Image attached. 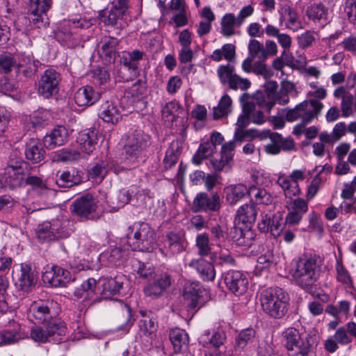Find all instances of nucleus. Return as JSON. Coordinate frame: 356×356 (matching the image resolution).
Here are the masks:
<instances>
[{
  "label": "nucleus",
  "instance_id": "nucleus-1",
  "mask_svg": "<svg viewBox=\"0 0 356 356\" xmlns=\"http://www.w3.org/2000/svg\"><path fill=\"white\" fill-rule=\"evenodd\" d=\"M260 302L264 312L267 316L280 319L288 312L289 296L280 287H270L261 293Z\"/></svg>",
  "mask_w": 356,
  "mask_h": 356
},
{
  "label": "nucleus",
  "instance_id": "nucleus-2",
  "mask_svg": "<svg viewBox=\"0 0 356 356\" xmlns=\"http://www.w3.org/2000/svg\"><path fill=\"white\" fill-rule=\"evenodd\" d=\"M127 244L133 250L149 251L155 241V232L149 224L136 222L128 227Z\"/></svg>",
  "mask_w": 356,
  "mask_h": 356
},
{
  "label": "nucleus",
  "instance_id": "nucleus-3",
  "mask_svg": "<svg viewBox=\"0 0 356 356\" xmlns=\"http://www.w3.org/2000/svg\"><path fill=\"white\" fill-rule=\"evenodd\" d=\"M65 323L61 320H51L43 326L35 325L30 331V338L38 343H60L66 333Z\"/></svg>",
  "mask_w": 356,
  "mask_h": 356
},
{
  "label": "nucleus",
  "instance_id": "nucleus-4",
  "mask_svg": "<svg viewBox=\"0 0 356 356\" xmlns=\"http://www.w3.org/2000/svg\"><path fill=\"white\" fill-rule=\"evenodd\" d=\"M291 275L300 287L305 290L310 289L318 278L316 259L312 257L300 258L292 270Z\"/></svg>",
  "mask_w": 356,
  "mask_h": 356
},
{
  "label": "nucleus",
  "instance_id": "nucleus-5",
  "mask_svg": "<svg viewBox=\"0 0 356 356\" xmlns=\"http://www.w3.org/2000/svg\"><path fill=\"white\" fill-rule=\"evenodd\" d=\"M282 343L289 351L296 356H307L312 351L313 343L309 335L302 336L294 327H289L282 332Z\"/></svg>",
  "mask_w": 356,
  "mask_h": 356
},
{
  "label": "nucleus",
  "instance_id": "nucleus-6",
  "mask_svg": "<svg viewBox=\"0 0 356 356\" xmlns=\"http://www.w3.org/2000/svg\"><path fill=\"white\" fill-rule=\"evenodd\" d=\"M323 108V104L316 99L303 101L295 108L286 110V120L290 122L300 119L301 122H311L317 117Z\"/></svg>",
  "mask_w": 356,
  "mask_h": 356
},
{
  "label": "nucleus",
  "instance_id": "nucleus-7",
  "mask_svg": "<svg viewBox=\"0 0 356 356\" xmlns=\"http://www.w3.org/2000/svg\"><path fill=\"white\" fill-rule=\"evenodd\" d=\"M59 311V305L56 301L38 300L31 305L29 317L35 323L44 324L51 320H59L56 318Z\"/></svg>",
  "mask_w": 356,
  "mask_h": 356
},
{
  "label": "nucleus",
  "instance_id": "nucleus-8",
  "mask_svg": "<svg viewBox=\"0 0 356 356\" xmlns=\"http://www.w3.org/2000/svg\"><path fill=\"white\" fill-rule=\"evenodd\" d=\"M149 136L141 131H135L126 136L122 152V159L128 163H136L140 152L146 149Z\"/></svg>",
  "mask_w": 356,
  "mask_h": 356
},
{
  "label": "nucleus",
  "instance_id": "nucleus-9",
  "mask_svg": "<svg viewBox=\"0 0 356 356\" xmlns=\"http://www.w3.org/2000/svg\"><path fill=\"white\" fill-rule=\"evenodd\" d=\"M309 173L306 169H295L289 175L280 173L277 184L282 189L286 198L292 199L301 193L299 181L308 179Z\"/></svg>",
  "mask_w": 356,
  "mask_h": 356
},
{
  "label": "nucleus",
  "instance_id": "nucleus-10",
  "mask_svg": "<svg viewBox=\"0 0 356 356\" xmlns=\"http://www.w3.org/2000/svg\"><path fill=\"white\" fill-rule=\"evenodd\" d=\"M186 246L184 232L182 230H173L166 234L161 251L166 256H175L184 252Z\"/></svg>",
  "mask_w": 356,
  "mask_h": 356
},
{
  "label": "nucleus",
  "instance_id": "nucleus-11",
  "mask_svg": "<svg viewBox=\"0 0 356 356\" xmlns=\"http://www.w3.org/2000/svg\"><path fill=\"white\" fill-rule=\"evenodd\" d=\"M60 74L53 69L45 70L38 83V93L45 98L56 95L59 90Z\"/></svg>",
  "mask_w": 356,
  "mask_h": 356
},
{
  "label": "nucleus",
  "instance_id": "nucleus-12",
  "mask_svg": "<svg viewBox=\"0 0 356 356\" xmlns=\"http://www.w3.org/2000/svg\"><path fill=\"white\" fill-rule=\"evenodd\" d=\"M42 278L44 284L52 287H59L68 283L71 277L68 270L58 266H52L46 268Z\"/></svg>",
  "mask_w": 356,
  "mask_h": 356
},
{
  "label": "nucleus",
  "instance_id": "nucleus-13",
  "mask_svg": "<svg viewBox=\"0 0 356 356\" xmlns=\"http://www.w3.org/2000/svg\"><path fill=\"white\" fill-rule=\"evenodd\" d=\"M220 208V197L218 193H213L209 197L206 193H198L193 202V211H217Z\"/></svg>",
  "mask_w": 356,
  "mask_h": 356
},
{
  "label": "nucleus",
  "instance_id": "nucleus-14",
  "mask_svg": "<svg viewBox=\"0 0 356 356\" xmlns=\"http://www.w3.org/2000/svg\"><path fill=\"white\" fill-rule=\"evenodd\" d=\"M97 207L96 199L92 195L86 194L72 204L70 211L79 217L88 218L90 214L95 212Z\"/></svg>",
  "mask_w": 356,
  "mask_h": 356
},
{
  "label": "nucleus",
  "instance_id": "nucleus-15",
  "mask_svg": "<svg viewBox=\"0 0 356 356\" xmlns=\"http://www.w3.org/2000/svg\"><path fill=\"white\" fill-rule=\"evenodd\" d=\"M258 228L262 232H269L274 237L279 236L284 229L282 214L277 212L273 215H262Z\"/></svg>",
  "mask_w": 356,
  "mask_h": 356
},
{
  "label": "nucleus",
  "instance_id": "nucleus-16",
  "mask_svg": "<svg viewBox=\"0 0 356 356\" xmlns=\"http://www.w3.org/2000/svg\"><path fill=\"white\" fill-rule=\"evenodd\" d=\"M224 280L227 289L236 295H242L248 289V278L241 271H228L225 275Z\"/></svg>",
  "mask_w": 356,
  "mask_h": 356
},
{
  "label": "nucleus",
  "instance_id": "nucleus-17",
  "mask_svg": "<svg viewBox=\"0 0 356 356\" xmlns=\"http://www.w3.org/2000/svg\"><path fill=\"white\" fill-rule=\"evenodd\" d=\"M206 291L202 289L201 285L197 282H187L184 287L183 296L186 304L191 309H195L202 305L200 300L203 293Z\"/></svg>",
  "mask_w": 356,
  "mask_h": 356
},
{
  "label": "nucleus",
  "instance_id": "nucleus-18",
  "mask_svg": "<svg viewBox=\"0 0 356 356\" xmlns=\"http://www.w3.org/2000/svg\"><path fill=\"white\" fill-rule=\"evenodd\" d=\"M154 282L147 285L144 289L145 296L157 298L163 295L164 291L171 285V277L165 273L154 277Z\"/></svg>",
  "mask_w": 356,
  "mask_h": 356
},
{
  "label": "nucleus",
  "instance_id": "nucleus-19",
  "mask_svg": "<svg viewBox=\"0 0 356 356\" xmlns=\"http://www.w3.org/2000/svg\"><path fill=\"white\" fill-rule=\"evenodd\" d=\"M279 23L286 29L296 31L301 29V22L296 10L288 4H283L278 10Z\"/></svg>",
  "mask_w": 356,
  "mask_h": 356
},
{
  "label": "nucleus",
  "instance_id": "nucleus-20",
  "mask_svg": "<svg viewBox=\"0 0 356 356\" xmlns=\"http://www.w3.org/2000/svg\"><path fill=\"white\" fill-rule=\"evenodd\" d=\"M234 141H229L222 145L220 159H211L207 163V166L216 172L221 171L229 163L233 157L235 149Z\"/></svg>",
  "mask_w": 356,
  "mask_h": 356
},
{
  "label": "nucleus",
  "instance_id": "nucleus-21",
  "mask_svg": "<svg viewBox=\"0 0 356 356\" xmlns=\"http://www.w3.org/2000/svg\"><path fill=\"white\" fill-rule=\"evenodd\" d=\"M24 167L26 163L17 161L15 165H8L5 169L6 182L13 188L22 185L24 181Z\"/></svg>",
  "mask_w": 356,
  "mask_h": 356
},
{
  "label": "nucleus",
  "instance_id": "nucleus-22",
  "mask_svg": "<svg viewBox=\"0 0 356 356\" xmlns=\"http://www.w3.org/2000/svg\"><path fill=\"white\" fill-rule=\"evenodd\" d=\"M68 137L67 129L63 126H57L44 137L43 144L47 148L52 149L65 145L68 140Z\"/></svg>",
  "mask_w": 356,
  "mask_h": 356
},
{
  "label": "nucleus",
  "instance_id": "nucleus-23",
  "mask_svg": "<svg viewBox=\"0 0 356 356\" xmlns=\"http://www.w3.org/2000/svg\"><path fill=\"white\" fill-rule=\"evenodd\" d=\"M97 140V131L93 129H87L79 133L76 143L81 152L88 155L95 149Z\"/></svg>",
  "mask_w": 356,
  "mask_h": 356
},
{
  "label": "nucleus",
  "instance_id": "nucleus-24",
  "mask_svg": "<svg viewBox=\"0 0 356 356\" xmlns=\"http://www.w3.org/2000/svg\"><path fill=\"white\" fill-rule=\"evenodd\" d=\"M101 93L90 86L79 88L74 94V102L79 106H91L100 99Z\"/></svg>",
  "mask_w": 356,
  "mask_h": 356
},
{
  "label": "nucleus",
  "instance_id": "nucleus-25",
  "mask_svg": "<svg viewBox=\"0 0 356 356\" xmlns=\"http://www.w3.org/2000/svg\"><path fill=\"white\" fill-rule=\"evenodd\" d=\"M257 215V211L253 203L245 204L238 209L235 222L238 225H243L248 227L255 222Z\"/></svg>",
  "mask_w": 356,
  "mask_h": 356
},
{
  "label": "nucleus",
  "instance_id": "nucleus-26",
  "mask_svg": "<svg viewBox=\"0 0 356 356\" xmlns=\"http://www.w3.org/2000/svg\"><path fill=\"white\" fill-rule=\"evenodd\" d=\"M250 191L243 184H230L225 188L226 201L230 205H235L248 195Z\"/></svg>",
  "mask_w": 356,
  "mask_h": 356
},
{
  "label": "nucleus",
  "instance_id": "nucleus-27",
  "mask_svg": "<svg viewBox=\"0 0 356 356\" xmlns=\"http://www.w3.org/2000/svg\"><path fill=\"white\" fill-rule=\"evenodd\" d=\"M243 113L252 114L256 106L261 107L265 102V96L262 92L257 91L253 95L243 93L240 97Z\"/></svg>",
  "mask_w": 356,
  "mask_h": 356
},
{
  "label": "nucleus",
  "instance_id": "nucleus-28",
  "mask_svg": "<svg viewBox=\"0 0 356 356\" xmlns=\"http://www.w3.org/2000/svg\"><path fill=\"white\" fill-rule=\"evenodd\" d=\"M188 266L195 268L204 281H212L216 276L213 264L203 259H192Z\"/></svg>",
  "mask_w": 356,
  "mask_h": 356
},
{
  "label": "nucleus",
  "instance_id": "nucleus-29",
  "mask_svg": "<svg viewBox=\"0 0 356 356\" xmlns=\"http://www.w3.org/2000/svg\"><path fill=\"white\" fill-rule=\"evenodd\" d=\"M307 16L315 24L323 27L328 21V9L322 3H314L306 11Z\"/></svg>",
  "mask_w": 356,
  "mask_h": 356
},
{
  "label": "nucleus",
  "instance_id": "nucleus-30",
  "mask_svg": "<svg viewBox=\"0 0 356 356\" xmlns=\"http://www.w3.org/2000/svg\"><path fill=\"white\" fill-rule=\"evenodd\" d=\"M101 43L100 56L106 63H111L114 62L117 56L116 47L118 44V40L111 37H104Z\"/></svg>",
  "mask_w": 356,
  "mask_h": 356
},
{
  "label": "nucleus",
  "instance_id": "nucleus-31",
  "mask_svg": "<svg viewBox=\"0 0 356 356\" xmlns=\"http://www.w3.org/2000/svg\"><path fill=\"white\" fill-rule=\"evenodd\" d=\"M124 280L125 277L123 275H118L114 278L101 279L103 294L107 296L118 293L122 287Z\"/></svg>",
  "mask_w": 356,
  "mask_h": 356
},
{
  "label": "nucleus",
  "instance_id": "nucleus-32",
  "mask_svg": "<svg viewBox=\"0 0 356 356\" xmlns=\"http://www.w3.org/2000/svg\"><path fill=\"white\" fill-rule=\"evenodd\" d=\"M144 52L138 49L132 51H124L120 57V63L131 70L134 74L138 70V61L142 60L144 56Z\"/></svg>",
  "mask_w": 356,
  "mask_h": 356
},
{
  "label": "nucleus",
  "instance_id": "nucleus-33",
  "mask_svg": "<svg viewBox=\"0 0 356 356\" xmlns=\"http://www.w3.org/2000/svg\"><path fill=\"white\" fill-rule=\"evenodd\" d=\"M138 334L142 340L149 342L155 337L157 326L152 318L145 317L138 323Z\"/></svg>",
  "mask_w": 356,
  "mask_h": 356
},
{
  "label": "nucleus",
  "instance_id": "nucleus-34",
  "mask_svg": "<svg viewBox=\"0 0 356 356\" xmlns=\"http://www.w3.org/2000/svg\"><path fill=\"white\" fill-rule=\"evenodd\" d=\"M265 33L268 37L276 38L279 44L283 49H290L292 46L291 37L285 33H280V29L275 26L268 24L264 29Z\"/></svg>",
  "mask_w": 356,
  "mask_h": 356
},
{
  "label": "nucleus",
  "instance_id": "nucleus-35",
  "mask_svg": "<svg viewBox=\"0 0 356 356\" xmlns=\"http://www.w3.org/2000/svg\"><path fill=\"white\" fill-rule=\"evenodd\" d=\"M99 116L104 122L111 124L118 123L122 118L116 106L108 101L102 105Z\"/></svg>",
  "mask_w": 356,
  "mask_h": 356
},
{
  "label": "nucleus",
  "instance_id": "nucleus-36",
  "mask_svg": "<svg viewBox=\"0 0 356 356\" xmlns=\"http://www.w3.org/2000/svg\"><path fill=\"white\" fill-rule=\"evenodd\" d=\"M19 284L22 290L28 291L36 282L35 275L31 267L26 264L20 265Z\"/></svg>",
  "mask_w": 356,
  "mask_h": 356
},
{
  "label": "nucleus",
  "instance_id": "nucleus-37",
  "mask_svg": "<svg viewBox=\"0 0 356 356\" xmlns=\"http://www.w3.org/2000/svg\"><path fill=\"white\" fill-rule=\"evenodd\" d=\"M170 339L175 353L181 351L188 343V334L180 328H174L170 331Z\"/></svg>",
  "mask_w": 356,
  "mask_h": 356
},
{
  "label": "nucleus",
  "instance_id": "nucleus-38",
  "mask_svg": "<svg viewBox=\"0 0 356 356\" xmlns=\"http://www.w3.org/2000/svg\"><path fill=\"white\" fill-rule=\"evenodd\" d=\"M25 155L33 163H38L44 159V150L38 141L31 139L26 145Z\"/></svg>",
  "mask_w": 356,
  "mask_h": 356
},
{
  "label": "nucleus",
  "instance_id": "nucleus-39",
  "mask_svg": "<svg viewBox=\"0 0 356 356\" xmlns=\"http://www.w3.org/2000/svg\"><path fill=\"white\" fill-rule=\"evenodd\" d=\"M354 85L356 86V74H351ZM341 109L344 117L352 115L356 111V91L355 95L349 94L341 101Z\"/></svg>",
  "mask_w": 356,
  "mask_h": 356
},
{
  "label": "nucleus",
  "instance_id": "nucleus-40",
  "mask_svg": "<svg viewBox=\"0 0 356 356\" xmlns=\"http://www.w3.org/2000/svg\"><path fill=\"white\" fill-rule=\"evenodd\" d=\"M232 100L225 94L220 99L218 104L213 107V116L215 120L227 116L232 111Z\"/></svg>",
  "mask_w": 356,
  "mask_h": 356
},
{
  "label": "nucleus",
  "instance_id": "nucleus-41",
  "mask_svg": "<svg viewBox=\"0 0 356 356\" xmlns=\"http://www.w3.org/2000/svg\"><path fill=\"white\" fill-rule=\"evenodd\" d=\"M221 33L226 37H229L235 34L234 26H240L238 24V18L232 13L225 14L221 19Z\"/></svg>",
  "mask_w": 356,
  "mask_h": 356
},
{
  "label": "nucleus",
  "instance_id": "nucleus-42",
  "mask_svg": "<svg viewBox=\"0 0 356 356\" xmlns=\"http://www.w3.org/2000/svg\"><path fill=\"white\" fill-rule=\"evenodd\" d=\"M125 251L119 247H115L105 251L100 255V260L106 261L112 266H117L120 261L124 257Z\"/></svg>",
  "mask_w": 356,
  "mask_h": 356
},
{
  "label": "nucleus",
  "instance_id": "nucleus-43",
  "mask_svg": "<svg viewBox=\"0 0 356 356\" xmlns=\"http://www.w3.org/2000/svg\"><path fill=\"white\" fill-rule=\"evenodd\" d=\"M54 240L67 238L70 235L71 230L68 228L69 222L67 220L54 219L51 222Z\"/></svg>",
  "mask_w": 356,
  "mask_h": 356
},
{
  "label": "nucleus",
  "instance_id": "nucleus-44",
  "mask_svg": "<svg viewBox=\"0 0 356 356\" xmlns=\"http://www.w3.org/2000/svg\"><path fill=\"white\" fill-rule=\"evenodd\" d=\"M109 170L108 161H101L95 163L89 170V175L96 181H102Z\"/></svg>",
  "mask_w": 356,
  "mask_h": 356
},
{
  "label": "nucleus",
  "instance_id": "nucleus-45",
  "mask_svg": "<svg viewBox=\"0 0 356 356\" xmlns=\"http://www.w3.org/2000/svg\"><path fill=\"white\" fill-rule=\"evenodd\" d=\"M255 336L256 332L252 328L242 330L236 339L235 348L244 349L248 344L254 341Z\"/></svg>",
  "mask_w": 356,
  "mask_h": 356
},
{
  "label": "nucleus",
  "instance_id": "nucleus-46",
  "mask_svg": "<svg viewBox=\"0 0 356 356\" xmlns=\"http://www.w3.org/2000/svg\"><path fill=\"white\" fill-rule=\"evenodd\" d=\"M216 150L210 145L209 142L200 144L197 152L193 156V161L195 165H200L203 159L213 155Z\"/></svg>",
  "mask_w": 356,
  "mask_h": 356
},
{
  "label": "nucleus",
  "instance_id": "nucleus-47",
  "mask_svg": "<svg viewBox=\"0 0 356 356\" xmlns=\"http://www.w3.org/2000/svg\"><path fill=\"white\" fill-rule=\"evenodd\" d=\"M24 338V334L17 330H6L0 332V346L18 342Z\"/></svg>",
  "mask_w": 356,
  "mask_h": 356
},
{
  "label": "nucleus",
  "instance_id": "nucleus-48",
  "mask_svg": "<svg viewBox=\"0 0 356 356\" xmlns=\"http://www.w3.org/2000/svg\"><path fill=\"white\" fill-rule=\"evenodd\" d=\"M124 15L122 11L115 9L113 6L108 13L101 11L99 16L101 20L108 26H114L117 24L118 20L121 19Z\"/></svg>",
  "mask_w": 356,
  "mask_h": 356
},
{
  "label": "nucleus",
  "instance_id": "nucleus-49",
  "mask_svg": "<svg viewBox=\"0 0 356 356\" xmlns=\"http://www.w3.org/2000/svg\"><path fill=\"white\" fill-rule=\"evenodd\" d=\"M80 157V152L74 149H62L54 153L53 161L56 162L74 161Z\"/></svg>",
  "mask_w": 356,
  "mask_h": 356
},
{
  "label": "nucleus",
  "instance_id": "nucleus-50",
  "mask_svg": "<svg viewBox=\"0 0 356 356\" xmlns=\"http://www.w3.org/2000/svg\"><path fill=\"white\" fill-rule=\"evenodd\" d=\"M235 74V68L230 64L220 65L217 69V75L222 84H229Z\"/></svg>",
  "mask_w": 356,
  "mask_h": 356
},
{
  "label": "nucleus",
  "instance_id": "nucleus-51",
  "mask_svg": "<svg viewBox=\"0 0 356 356\" xmlns=\"http://www.w3.org/2000/svg\"><path fill=\"white\" fill-rule=\"evenodd\" d=\"M56 37L58 41L69 48H74L80 44L79 36L72 32L60 31Z\"/></svg>",
  "mask_w": 356,
  "mask_h": 356
},
{
  "label": "nucleus",
  "instance_id": "nucleus-52",
  "mask_svg": "<svg viewBox=\"0 0 356 356\" xmlns=\"http://www.w3.org/2000/svg\"><path fill=\"white\" fill-rule=\"evenodd\" d=\"M35 233L38 239L42 242L54 240V234L50 222L47 221L40 224L35 229Z\"/></svg>",
  "mask_w": 356,
  "mask_h": 356
},
{
  "label": "nucleus",
  "instance_id": "nucleus-53",
  "mask_svg": "<svg viewBox=\"0 0 356 356\" xmlns=\"http://www.w3.org/2000/svg\"><path fill=\"white\" fill-rule=\"evenodd\" d=\"M80 181V177L74 175V171H65L61 173L60 178L56 180L58 186L62 187H69L75 185Z\"/></svg>",
  "mask_w": 356,
  "mask_h": 356
},
{
  "label": "nucleus",
  "instance_id": "nucleus-54",
  "mask_svg": "<svg viewBox=\"0 0 356 356\" xmlns=\"http://www.w3.org/2000/svg\"><path fill=\"white\" fill-rule=\"evenodd\" d=\"M178 143L172 142L168 148L163 163L165 168H170L173 166L178 159Z\"/></svg>",
  "mask_w": 356,
  "mask_h": 356
},
{
  "label": "nucleus",
  "instance_id": "nucleus-55",
  "mask_svg": "<svg viewBox=\"0 0 356 356\" xmlns=\"http://www.w3.org/2000/svg\"><path fill=\"white\" fill-rule=\"evenodd\" d=\"M196 246L198 254L202 257L209 255L211 252L209 236L206 233L200 234L196 237Z\"/></svg>",
  "mask_w": 356,
  "mask_h": 356
},
{
  "label": "nucleus",
  "instance_id": "nucleus-56",
  "mask_svg": "<svg viewBox=\"0 0 356 356\" xmlns=\"http://www.w3.org/2000/svg\"><path fill=\"white\" fill-rule=\"evenodd\" d=\"M15 65L18 67V69L24 68L22 70V72L26 76H31L37 71V67L35 64L29 57L22 56L18 63L16 62Z\"/></svg>",
  "mask_w": 356,
  "mask_h": 356
},
{
  "label": "nucleus",
  "instance_id": "nucleus-57",
  "mask_svg": "<svg viewBox=\"0 0 356 356\" xmlns=\"http://www.w3.org/2000/svg\"><path fill=\"white\" fill-rule=\"evenodd\" d=\"M249 189L250 191L248 195H253L257 203L268 204L271 202V196L265 189L257 188L253 186Z\"/></svg>",
  "mask_w": 356,
  "mask_h": 356
},
{
  "label": "nucleus",
  "instance_id": "nucleus-58",
  "mask_svg": "<svg viewBox=\"0 0 356 356\" xmlns=\"http://www.w3.org/2000/svg\"><path fill=\"white\" fill-rule=\"evenodd\" d=\"M264 44L259 40L252 39L248 44V56L253 58H259L264 60Z\"/></svg>",
  "mask_w": 356,
  "mask_h": 356
},
{
  "label": "nucleus",
  "instance_id": "nucleus-59",
  "mask_svg": "<svg viewBox=\"0 0 356 356\" xmlns=\"http://www.w3.org/2000/svg\"><path fill=\"white\" fill-rule=\"evenodd\" d=\"M228 86L234 90H246L251 86V82L249 79L243 78L235 73Z\"/></svg>",
  "mask_w": 356,
  "mask_h": 356
},
{
  "label": "nucleus",
  "instance_id": "nucleus-60",
  "mask_svg": "<svg viewBox=\"0 0 356 356\" xmlns=\"http://www.w3.org/2000/svg\"><path fill=\"white\" fill-rule=\"evenodd\" d=\"M179 104L175 102H168L162 109V116L168 121H173L178 115Z\"/></svg>",
  "mask_w": 356,
  "mask_h": 356
},
{
  "label": "nucleus",
  "instance_id": "nucleus-61",
  "mask_svg": "<svg viewBox=\"0 0 356 356\" xmlns=\"http://www.w3.org/2000/svg\"><path fill=\"white\" fill-rule=\"evenodd\" d=\"M16 59L10 54H0V72L8 73L15 66Z\"/></svg>",
  "mask_w": 356,
  "mask_h": 356
},
{
  "label": "nucleus",
  "instance_id": "nucleus-62",
  "mask_svg": "<svg viewBox=\"0 0 356 356\" xmlns=\"http://www.w3.org/2000/svg\"><path fill=\"white\" fill-rule=\"evenodd\" d=\"M51 4L52 0H30V10L36 13H45Z\"/></svg>",
  "mask_w": 356,
  "mask_h": 356
},
{
  "label": "nucleus",
  "instance_id": "nucleus-63",
  "mask_svg": "<svg viewBox=\"0 0 356 356\" xmlns=\"http://www.w3.org/2000/svg\"><path fill=\"white\" fill-rule=\"evenodd\" d=\"M309 228L318 234L323 232V222L320 215L316 212H312L309 215Z\"/></svg>",
  "mask_w": 356,
  "mask_h": 356
},
{
  "label": "nucleus",
  "instance_id": "nucleus-64",
  "mask_svg": "<svg viewBox=\"0 0 356 356\" xmlns=\"http://www.w3.org/2000/svg\"><path fill=\"white\" fill-rule=\"evenodd\" d=\"M290 209L292 211H296V212L300 213L301 215H304L308 211V204L307 202L302 198H296L292 200L290 203Z\"/></svg>",
  "mask_w": 356,
  "mask_h": 356
}]
</instances>
